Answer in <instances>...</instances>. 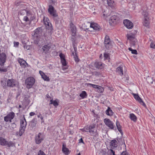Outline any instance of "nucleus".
I'll list each match as a JSON object with an SVG mask.
<instances>
[{
    "mask_svg": "<svg viewBox=\"0 0 155 155\" xmlns=\"http://www.w3.org/2000/svg\"><path fill=\"white\" fill-rule=\"evenodd\" d=\"M2 85L4 88H6L7 87H14L17 86V82L13 79H8L6 81H1Z\"/></svg>",
    "mask_w": 155,
    "mask_h": 155,
    "instance_id": "1",
    "label": "nucleus"
},
{
    "mask_svg": "<svg viewBox=\"0 0 155 155\" xmlns=\"http://www.w3.org/2000/svg\"><path fill=\"white\" fill-rule=\"evenodd\" d=\"M34 34L32 35V38L34 40V43L36 44H38L39 43H42V42L41 41V39L40 35V28H37L34 31Z\"/></svg>",
    "mask_w": 155,
    "mask_h": 155,
    "instance_id": "2",
    "label": "nucleus"
},
{
    "mask_svg": "<svg viewBox=\"0 0 155 155\" xmlns=\"http://www.w3.org/2000/svg\"><path fill=\"white\" fill-rule=\"evenodd\" d=\"M35 78L31 77L27 78L25 80V84L27 88H31L35 83Z\"/></svg>",
    "mask_w": 155,
    "mask_h": 155,
    "instance_id": "3",
    "label": "nucleus"
},
{
    "mask_svg": "<svg viewBox=\"0 0 155 155\" xmlns=\"http://www.w3.org/2000/svg\"><path fill=\"white\" fill-rule=\"evenodd\" d=\"M127 40H129L130 44V46L135 45L137 41V39L135 38V35L132 33L128 34L127 35Z\"/></svg>",
    "mask_w": 155,
    "mask_h": 155,
    "instance_id": "4",
    "label": "nucleus"
},
{
    "mask_svg": "<svg viewBox=\"0 0 155 155\" xmlns=\"http://www.w3.org/2000/svg\"><path fill=\"white\" fill-rule=\"evenodd\" d=\"M120 19L119 15L116 14L111 16L109 20V23L110 25L116 24Z\"/></svg>",
    "mask_w": 155,
    "mask_h": 155,
    "instance_id": "5",
    "label": "nucleus"
},
{
    "mask_svg": "<svg viewBox=\"0 0 155 155\" xmlns=\"http://www.w3.org/2000/svg\"><path fill=\"white\" fill-rule=\"evenodd\" d=\"M87 86L90 87H92L93 88H95L96 89V91L98 93H103L104 91L103 88L99 85L90 83H87Z\"/></svg>",
    "mask_w": 155,
    "mask_h": 155,
    "instance_id": "6",
    "label": "nucleus"
},
{
    "mask_svg": "<svg viewBox=\"0 0 155 155\" xmlns=\"http://www.w3.org/2000/svg\"><path fill=\"white\" fill-rule=\"evenodd\" d=\"M0 145L4 146L7 145L8 147H10L13 146V143L11 141L8 142L5 138L0 137Z\"/></svg>",
    "mask_w": 155,
    "mask_h": 155,
    "instance_id": "7",
    "label": "nucleus"
},
{
    "mask_svg": "<svg viewBox=\"0 0 155 155\" xmlns=\"http://www.w3.org/2000/svg\"><path fill=\"white\" fill-rule=\"evenodd\" d=\"M48 11L50 14L53 17L55 18L58 17V15L56 10L52 5H49L48 9Z\"/></svg>",
    "mask_w": 155,
    "mask_h": 155,
    "instance_id": "8",
    "label": "nucleus"
},
{
    "mask_svg": "<svg viewBox=\"0 0 155 155\" xmlns=\"http://www.w3.org/2000/svg\"><path fill=\"white\" fill-rule=\"evenodd\" d=\"M44 136L43 134L39 133L35 136V142L37 144H40L44 139Z\"/></svg>",
    "mask_w": 155,
    "mask_h": 155,
    "instance_id": "9",
    "label": "nucleus"
},
{
    "mask_svg": "<svg viewBox=\"0 0 155 155\" xmlns=\"http://www.w3.org/2000/svg\"><path fill=\"white\" fill-rule=\"evenodd\" d=\"M104 44L106 48L108 49L112 48V42L110 41L108 36H105Z\"/></svg>",
    "mask_w": 155,
    "mask_h": 155,
    "instance_id": "10",
    "label": "nucleus"
},
{
    "mask_svg": "<svg viewBox=\"0 0 155 155\" xmlns=\"http://www.w3.org/2000/svg\"><path fill=\"white\" fill-rule=\"evenodd\" d=\"M43 21L44 24L45 25L46 28L50 31H51L52 29V25L49 22V20L48 18L45 17L43 19Z\"/></svg>",
    "mask_w": 155,
    "mask_h": 155,
    "instance_id": "11",
    "label": "nucleus"
},
{
    "mask_svg": "<svg viewBox=\"0 0 155 155\" xmlns=\"http://www.w3.org/2000/svg\"><path fill=\"white\" fill-rule=\"evenodd\" d=\"M15 116V114L13 112L9 113L6 116L4 117V120L6 122H12V120L13 119Z\"/></svg>",
    "mask_w": 155,
    "mask_h": 155,
    "instance_id": "12",
    "label": "nucleus"
},
{
    "mask_svg": "<svg viewBox=\"0 0 155 155\" xmlns=\"http://www.w3.org/2000/svg\"><path fill=\"white\" fill-rule=\"evenodd\" d=\"M7 58V56L4 52L0 53V65L1 66H4Z\"/></svg>",
    "mask_w": 155,
    "mask_h": 155,
    "instance_id": "13",
    "label": "nucleus"
},
{
    "mask_svg": "<svg viewBox=\"0 0 155 155\" xmlns=\"http://www.w3.org/2000/svg\"><path fill=\"white\" fill-rule=\"evenodd\" d=\"M143 15L144 16V18L143 21V25L146 27H148L149 25L150 22H149V17L148 16V14L147 12L145 13L144 11H143Z\"/></svg>",
    "mask_w": 155,
    "mask_h": 155,
    "instance_id": "14",
    "label": "nucleus"
},
{
    "mask_svg": "<svg viewBox=\"0 0 155 155\" xmlns=\"http://www.w3.org/2000/svg\"><path fill=\"white\" fill-rule=\"evenodd\" d=\"M86 24L89 26L90 28H92L95 30H98L100 28V27L97 24L95 23L87 22Z\"/></svg>",
    "mask_w": 155,
    "mask_h": 155,
    "instance_id": "15",
    "label": "nucleus"
},
{
    "mask_svg": "<svg viewBox=\"0 0 155 155\" xmlns=\"http://www.w3.org/2000/svg\"><path fill=\"white\" fill-rule=\"evenodd\" d=\"M104 122L105 124L111 129H114V124L110 120L105 118L104 120Z\"/></svg>",
    "mask_w": 155,
    "mask_h": 155,
    "instance_id": "16",
    "label": "nucleus"
},
{
    "mask_svg": "<svg viewBox=\"0 0 155 155\" xmlns=\"http://www.w3.org/2000/svg\"><path fill=\"white\" fill-rule=\"evenodd\" d=\"M124 25L128 29H131L133 27V23L130 21L125 19L124 21Z\"/></svg>",
    "mask_w": 155,
    "mask_h": 155,
    "instance_id": "17",
    "label": "nucleus"
},
{
    "mask_svg": "<svg viewBox=\"0 0 155 155\" xmlns=\"http://www.w3.org/2000/svg\"><path fill=\"white\" fill-rule=\"evenodd\" d=\"M132 94L133 95L134 98L138 102L140 103L143 105V106H146V104L142 101V100L141 99L140 97L139 96L138 94H135L134 93H133Z\"/></svg>",
    "mask_w": 155,
    "mask_h": 155,
    "instance_id": "18",
    "label": "nucleus"
},
{
    "mask_svg": "<svg viewBox=\"0 0 155 155\" xmlns=\"http://www.w3.org/2000/svg\"><path fill=\"white\" fill-rule=\"evenodd\" d=\"M89 132L91 136H94L96 135V133L95 131V126L94 125L90 126Z\"/></svg>",
    "mask_w": 155,
    "mask_h": 155,
    "instance_id": "19",
    "label": "nucleus"
},
{
    "mask_svg": "<svg viewBox=\"0 0 155 155\" xmlns=\"http://www.w3.org/2000/svg\"><path fill=\"white\" fill-rule=\"evenodd\" d=\"M59 56L61 59V62L62 65L64 66H65L66 65V63L64 55L62 53H60L59 54Z\"/></svg>",
    "mask_w": 155,
    "mask_h": 155,
    "instance_id": "20",
    "label": "nucleus"
},
{
    "mask_svg": "<svg viewBox=\"0 0 155 155\" xmlns=\"http://www.w3.org/2000/svg\"><path fill=\"white\" fill-rule=\"evenodd\" d=\"M39 73L41 76V78L43 79L45 81H50V79L48 77L47 75H46L42 71H39Z\"/></svg>",
    "mask_w": 155,
    "mask_h": 155,
    "instance_id": "21",
    "label": "nucleus"
},
{
    "mask_svg": "<svg viewBox=\"0 0 155 155\" xmlns=\"http://www.w3.org/2000/svg\"><path fill=\"white\" fill-rule=\"evenodd\" d=\"M70 26L71 32H72V36H74L76 35V27L72 23H70Z\"/></svg>",
    "mask_w": 155,
    "mask_h": 155,
    "instance_id": "22",
    "label": "nucleus"
},
{
    "mask_svg": "<svg viewBox=\"0 0 155 155\" xmlns=\"http://www.w3.org/2000/svg\"><path fill=\"white\" fill-rule=\"evenodd\" d=\"M110 146L111 148L114 149L117 146V142L115 140H112L110 143Z\"/></svg>",
    "mask_w": 155,
    "mask_h": 155,
    "instance_id": "23",
    "label": "nucleus"
},
{
    "mask_svg": "<svg viewBox=\"0 0 155 155\" xmlns=\"http://www.w3.org/2000/svg\"><path fill=\"white\" fill-rule=\"evenodd\" d=\"M94 66L98 69H101L103 67V64L100 62L96 61L94 64Z\"/></svg>",
    "mask_w": 155,
    "mask_h": 155,
    "instance_id": "24",
    "label": "nucleus"
},
{
    "mask_svg": "<svg viewBox=\"0 0 155 155\" xmlns=\"http://www.w3.org/2000/svg\"><path fill=\"white\" fill-rule=\"evenodd\" d=\"M20 124L21 126L20 127L25 128L27 125V123L24 117L23 119L21 120Z\"/></svg>",
    "mask_w": 155,
    "mask_h": 155,
    "instance_id": "25",
    "label": "nucleus"
},
{
    "mask_svg": "<svg viewBox=\"0 0 155 155\" xmlns=\"http://www.w3.org/2000/svg\"><path fill=\"white\" fill-rule=\"evenodd\" d=\"M116 71L118 74L121 76L123 75V69L122 67L121 66L118 67L117 68Z\"/></svg>",
    "mask_w": 155,
    "mask_h": 155,
    "instance_id": "26",
    "label": "nucleus"
},
{
    "mask_svg": "<svg viewBox=\"0 0 155 155\" xmlns=\"http://www.w3.org/2000/svg\"><path fill=\"white\" fill-rule=\"evenodd\" d=\"M19 63L22 67H25L26 66L25 64L26 63L25 61L21 58H19L18 60Z\"/></svg>",
    "mask_w": 155,
    "mask_h": 155,
    "instance_id": "27",
    "label": "nucleus"
},
{
    "mask_svg": "<svg viewBox=\"0 0 155 155\" xmlns=\"http://www.w3.org/2000/svg\"><path fill=\"white\" fill-rule=\"evenodd\" d=\"M25 128L20 127L19 132H16V134L17 135H19L20 136H21L24 133L25 131Z\"/></svg>",
    "mask_w": 155,
    "mask_h": 155,
    "instance_id": "28",
    "label": "nucleus"
},
{
    "mask_svg": "<svg viewBox=\"0 0 155 155\" xmlns=\"http://www.w3.org/2000/svg\"><path fill=\"white\" fill-rule=\"evenodd\" d=\"M62 151L66 155H68V149L66 147L65 145L64 144L62 145Z\"/></svg>",
    "mask_w": 155,
    "mask_h": 155,
    "instance_id": "29",
    "label": "nucleus"
},
{
    "mask_svg": "<svg viewBox=\"0 0 155 155\" xmlns=\"http://www.w3.org/2000/svg\"><path fill=\"white\" fill-rule=\"evenodd\" d=\"M51 48V46L49 44H48L44 45L42 49L43 51L45 52H47Z\"/></svg>",
    "mask_w": 155,
    "mask_h": 155,
    "instance_id": "30",
    "label": "nucleus"
},
{
    "mask_svg": "<svg viewBox=\"0 0 155 155\" xmlns=\"http://www.w3.org/2000/svg\"><path fill=\"white\" fill-rule=\"evenodd\" d=\"M129 117L131 120L134 122L137 120V118L136 116L133 114H130Z\"/></svg>",
    "mask_w": 155,
    "mask_h": 155,
    "instance_id": "31",
    "label": "nucleus"
},
{
    "mask_svg": "<svg viewBox=\"0 0 155 155\" xmlns=\"http://www.w3.org/2000/svg\"><path fill=\"white\" fill-rule=\"evenodd\" d=\"M107 4L109 6L111 7H114V0H107Z\"/></svg>",
    "mask_w": 155,
    "mask_h": 155,
    "instance_id": "32",
    "label": "nucleus"
},
{
    "mask_svg": "<svg viewBox=\"0 0 155 155\" xmlns=\"http://www.w3.org/2000/svg\"><path fill=\"white\" fill-rule=\"evenodd\" d=\"M80 97L82 98H86L87 96L86 92L85 91H82L81 93L80 94Z\"/></svg>",
    "mask_w": 155,
    "mask_h": 155,
    "instance_id": "33",
    "label": "nucleus"
},
{
    "mask_svg": "<svg viewBox=\"0 0 155 155\" xmlns=\"http://www.w3.org/2000/svg\"><path fill=\"white\" fill-rule=\"evenodd\" d=\"M106 113L108 115L111 116L113 114L112 110L108 107L107 109L106 110Z\"/></svg>",
    "mask_w": 155,
    "mask_h": 155,
    "instance_id": "34",
    "label": "nucleus"
},
{
    "mask_svg": "<svg viewBox=\"0 0 155 155\" xmlns=\"http://www.w3.org/2000/svg\"><path fill=\"white\" fill-rule=\"evenodd\" d=\"M116 125L118 130L120 132V133H121L122 132V130L121 129V126L120 125V124L118 121H116Z\"/></svg>",
    "mask_w": 155,
    "mask_h": 155,
    "instance_id": "35",
    "label": "nucleus"
},
{
    "mask_svg": "<svg viewBox=\"0 0 155 155\" xmlns=\"http://www.w3.org/2000/svg\"><path fill=\"white\" fill-rule=\"evenodd\" d=\"M37 124V121H35V119H33L31 122V126L34 127Z\"/></svg>",
    "mask_w": 155,
    "mask_h": 155,
    "instance_id": "36",
    "label": "nucleus"
},
{
    "mask_svg": "<svg viewBox=\"0 0 155 155\" xmlns=\"http://www.w3.org/2000/svg\"><path fill=\"white\" fill-rule=\"evenodd\" d=\"M50 104H53V105L55 107H56L58 105V104L56 101H52V100H51L50 101Z\"/></svg>",
    "mask_w": 155,
    "mask_h": 155,
    "instance_id": "37",
    "label": "nucleus"
},
{
    "mask_svg": "<svg viewBox=\"0 0 155 155\" xmlns=\"http://www.w3.org/2000/svg\"><path fill=\"white\" fill-rule=\"evenodd\" d=\"M2 67H0V72H6L7 71V69L5 68H3Z\"/></svg>",
    "mask_w": 155,
    "mask_h": 155,
    "instance_id": "38",
    "label": "nucleus"
},
{
    "mask_svg": "<svg viewBox=\"0 0 155 155\" xmlns=\"http://www.w3.org/2000/svg\"><path fill=\"white\" fill-rule=\"evenodd\" d=\"M27 12L25 9H23L20 11L19 14L21 15H24Z\"/></svg>",
    "mask_w": 155,
    "mask_h": 155,
    "instance_id": "39",
    "label": "nucleus"
},
{
    "mask_svg": "<svg viewBox=\"0 0 155 155\" xmlns=\"http://www.w3.org/2000/svg\"><path fill=\"white\" fill-rule=\"evenodd\" d=\"M128 49L129 51H131L132 53L134 54H137V51L136 50H133L131 48H129Z\"/></svg>",
    "mask_w": 155,
    "mask_h": 155,
    "instance_id": "40",
    "label": "nucleus"
},
{
    "mask_svg": "<svg viewBox=\"0 0 155 155\" xmlns=\"http://www.w3.org/2000/svg\"><path fill=\"white\" fill-rule=\"evenodd\" d=\"M37 117L38 118H40V119L41 120V123H44V121L43 120V117L41 114L39 113L38 114V116H37Z\"/></svg>",
    "mask_w": 155,
    "mask_h": 155,
    "instance_id": "41",
    "label": "nucleus"
},
{
    "mask_svg": "<svg viewBox=\"0 0 155 155\" xmlns=\"http://www.w3.org/2000/svg\"><path fill=\"white\" fill-rule=\"evenodd\" d=\"M24 48L25 49H26L27 50H28L30 49V45H26V44H25L24 45Z\"/></svg>",
    "mask_w": 155,
    "mask_h": 155,
    "instance_id": "42",
    "label": "nucleus"
},
{
    "mask_svg": "<svg viewBox=\"0 0 155 155\" xmlns=\"http://www.w3.org/2000/svg\"><path fill=\"white\" fill-rule=\"evenodd\" d=\"M92 74L93 75H94L96 76H99L101 74L100 72L97 71H94L93 72Z\"/></svg>",
    "mask_w": 155,
    "mask_h": 155,
    "instance_id": "43",
    "label": "nucleus"
},
{
    "mask_svg": "<svg viewBox=\"0 0 155 155\" xmlns=\"http://www.w3.org/2000/svg\"><path fill=\"white\" fill-rule=\"evenodd\" d=\"M150 47L155 49V42H151L150 44Z\"/></svg>",
    "mask_w": 155,
    "mask_h": 155,
    "instance_id": "44",
    "label": "nucleus"
},
{
    "mask_svg": "<svg viewBox=\"0 0 155 155\" xmlns=\"http://www.w3.org/2000/svg\"><path fill=\"white\" fill-rule=\"evenodd\" d=\"M83 130H84L85 132H89V130H90V126L89 127H86L84 128V129Z\"/></svg>",
    "mask_w": 155,
    "mask_h": 155,
    "instance_id": "45",
    "label": "nucleus"
},
{
    "mask_svg": "<svg viewBox=\"0 0 155 155\" xmlns=\"http://www.w3.org/2000/svg\"><path fill=\"white\" fill-rule=\"evenodd\" d=\"M120 155H130L126 151L122 152Z\"/></svg>",
    "mask_w": 155,
    "mask_h": 155,
    "instance_id": "46",
    "label": "nucleus"
},
{
    "mask_svg": "<svg viewBox=\"0 0 155 155\" xmlns=\"http://www.w3.org/2000/svg\"><path fill=\"white\" fill-rule=\"evenodd\" d=\"M38 155H46L42 151H41V150H40L38 153Z\"/></svg>",
    "mask_w": 155,
    "mask_h": 155,
    "instance_id": "47",
    "label": "nucleus"
},
{
    "mask_svg": "<svg viewBox=\"0 0 155 155\" xmlns=\"http://www.w3.org/2000/svg\"><path fill=\"white\" fill-rule=\"evenodd\" d=\"M74 58L75 61L76 62H78L79 61V59L77 55H76L74 57Z\"/></svg>",
    "mask_w": 155,
    "mask_h": 155,
    "instance_id": "48",
    "label": "nucleus"
},
{
    "mask_svg": "<svg viewBox=\"0 0 155 155\" xmlns=\"http://www.w3.org/2000/svg\"><path fill=\"white\" fill-rule=\"evenodd\" d=\"M108 57V54H107L105 53L104 54V60H105Z\"/></svg>",
    "mask_w": 155,
    "mask_h": 155,
    "instance_id": "49",
    "label": "nucleus"
},
{
    "mask_svg": "<svg viewBox=\"0 0 155 155\" xmlns=\"http://www.w3.org/2000/svg\"><path fill=\"white\" fill-rule=\"evenodd\" d=\"M23 20L25 21H29V18L27 16H25L23 18Z\"/></svg>",
    "mask_w": 155,
    "mask_h": 155,
    "instance_id": "50",
    "label": "nucleus"
},
{
    "mask_svg": "<svg viewBox=\"0 0 155 155\" xmlns=\"http://www.w3.org/2000/svg\"><path fill=\"white\" fill-rule=\"evenodd\" d=\"M14 45L15 46L18 47L19 45V43L17 42H14Z\"/></svg>",
    "mask_w": 155,
    "mask_h": 155,
    "instance_id": "51",
    "label": "nucleus"
},
{
    "mask_svg": "<svg viewBox=\"0 0 155 155\" xmlns=\"http://www.w3.org/2000/svg\"><path fill=\"white\" fill-rule=\"evenodd\" d=\"M76 55H77V54L76 52L75 51H72V56H73L74 57Z\"/></svg>",
    "mask_w": 155,
    "mask_h": 155,
    "instance_id": "52",
    "label": "nucleus"
},
{
    "mask_svg": "<svg viewBox=\"0 0 155 155\" xmlns=\"http://www.w3.org/2000/svg\"><path fill=\"white\" fill-rule=\"evenodd\" d=\"M12 126L13 129H13V127H16V124L14 123L12 124Z\"/></svg>",
    "mask_w": 155,
    "mask_h": 155,
    "instance_id": "53",
    "label": "nucleus"
},
{
    "mask_svg": "<svg viewBox=\"0 0 155 155\" xmlns=\"http://www.w3.org/2000/svg\"><path fill=\"white\" fill-rule=\"evenodd\" d=\"M35 114V113L33 112H31L30 113L29 115L30 116H33Z\"/></svg>",
    "mask_w": 155,
    "mask_h": 155,
    "instance_id": "54",
    "label": "nucleus"
},
{
    "mask_svg": "<svg viewBox=\"0 0 155 155\" xmlns=\"http://www.w3.org/2000/svg\"><path fill=\"white\" fill-rule=\"evenodd\" d=\"M79 143H84L83 140L82 138H81L79 140Z\"/></svg>",
    "mask_w": 155,
    "mask_h": 155,
    "instance_id": "55",
    "label": "nucleus"
},
{
    "mask_svg": "<svg viewBox=\"0 0 155 155\" xmlns=\"http://www.w3.org/2000/svg\"><path fill=\"white\" fill-rule=\"evenodd\" d=\"M107 16L104 14V13H103V15H101V17H102V18H105L106 17H107Z\"/></svg>",
    "mask_w": 155,
    "mask_h": 155,
    "instance_id": "56",
    "label": "nucleus"
},
{
    "mask_svg": "<svg viewBox=\"0 0 155 155\" xmlns=\"http://www.w3.org/2000/svg\"><path fill=\"white\" fill-rule=\"evenodd\" d=\"M10 101L11 99L9 98H8V99L7 100V102L8 103H9L10 102Z\"/></svg>",
    "mask_w": 155,
    "mask_h": 155,
    "instance_id": "57",
    "label": "nucleus"
},
{
    "mask_svg": "<svg viewBox=\"0 0 155 155\" xmlns=\"http://www.w3.org/2000/svg\"><path fill=\"white\" fill-rule=\"evenodd\" d=\"M21 105H19L18 106L19 108H21Z\"/></svg>",
    "mask_w": 155,
    "mask_h": 155,
    "instance_id": "58",
    "label": "nucleus"
},
{
    "mask_svg": "<svg viewBox=\"0 0 155 155\" xmlns=\"http://www.w3.org/2000/svg\"><path fill=\"white\" fill-rule=\"evenodd\" d=\"M2 129V126L1 125H0V130Z\"/></svg>",
    "mask_w": 155,
    "mask_h": 155,
    "instance_id": "59",
    "label": "nucleus"
},
{
    "mask_svg": "<svg viewBox=\"0 0 155 155\" xmlns=\"http://www.w3.org/2000/svg\"><path fill=\"white\" fill-rule=\"evenodd\" d=\"M86 29H87L88 30H89V31H90L89 30V28H86Z\"/></svg>",
    "mask_w": 155,
    "mask_h": 155,
    "instance_id": "60",
    "label": "nucleus"
},
{
    "mask_svg": "<svg viewBox=\"0 0 155 155\" xmlns=\"http://www.w3.org/2000/svg\"><path fill=\"white\" fill-rule=\"evenodd\" d=\"M84 129H84H81V130L82 131H85V130H83Z\"/></svg>",
    "mask_w": 155,
    "mask_h": 155,
    "instance_id": "61",
    "label": "nucleus"
},
{
    "mask_svg": "<svg viewBox=\"0 0 155 155\" xmlns=\"http://www.w3.org/2000/svg\"><path fill=\"white\" fill-rule=\"evenodd\" d=\"M77 155H81L80 153H79Z\"/></svg>",
    "mask_w": 155,
    "mask_h": 155,
    "instance_id": "62",
    "label": "nucleus"
},
{
    "mask_svg": "<svg viewBox=\"0 0 155 155\" xmlns=\"http://www.w3.org/2000/svg\"><path fill=\"white\" fill-rule=\"evenodd\" d=\"M52 3H54V2H53V1H52Z\"/></svg>",
    "mask_w": 155,
    "mask_h": 155,
    "instance_id": "63",
    "label": "nucleus"
},
{
    "mask_svg": "<svg viewBox=\"0 0 155 155\" xmlns=\"http://www.w3.org/2000/svg\"><path fill=\"white\" fill-rule=\"evenodd\" d=\"M154 123H155V121H154Z\"/></svg>",
    "mask_w": 155,
    "mask_h": 155,
    "instance_id": "64",
    "label": "nucleus"
}]
</instances>
